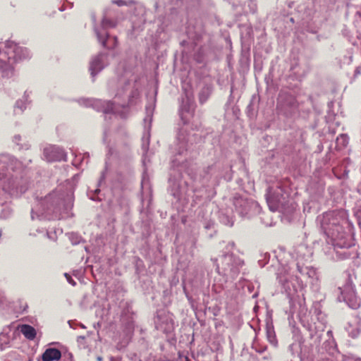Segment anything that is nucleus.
Returning a JSON list of instances; mask_svg holds the SVG:
<instances>
[{
	"label": "nucleus",
	"instance_id": "obj_1",
	"mask_svg": "<svg viewBox=\"0 0 361 361\" xmlns=\"http://www.w3.org/2000/svg\"><path fill=\"white\" fill-rule=\"evenodd\" d=\"M29 51L12 41L6 42L4 49L0 52V69L8 76L13 70V64L18 61L27 59Z\"/></svg>",
	"mask_w": 361,
	"mask_h": 361
},
{
	"label": "nucleus",
	"instance_id": "obj_2",
	"mask_svg": "<svg viewBox=\"0 0 361 361\" xmlns=\"http://www.w3.org/2000/svg\"><path fill=\"white\" fill-rule=\"evenodd\" d=\"M97 38L104 47L114 49L117 46L118 39L116 37H111L107 33L97 32Z\"/></svg>",
	"mask_w": 361,
	"mask_h": 361
},
{
	"label": "nucleus",
	"instance_id": "obj_3",
	"mask_svg": "<svg viewBox=\"0 0 361 361\" xmlns=\"http://www.w3.org/2000/svg\"><path fill=\"white\" fill-rule=\"evenodd\" d=\"M61 357V353L56 348H48L42 354V361H54L58 360Z\"/></svg>",
	"mask_w": 361,
	"mask_h": 361
},
{
	"label": "nucleus",
	"instance_id": "obj_4",
	"mask_svg": "<svg viewBox=\"0 0 361 361\" xmlns=\"http://www.w3.org/2000/svg\"><path fill=\"white\" fill-rule=\"evenodd\" d=\"M21 334L29 340H34L36 337V330L34 327L28 324L19 325L18 327Z\"/></svg>",
	"mask_w": 361,
	"mask_h": 361
},
{
	"label": "nucleus",
	"instance_id": "obj_5",
	"mask_svg": "<svg viewBox=\"0 0 361 361\" xmlns=\"http://www.w3.org/2000/svg\"><path fill=\"white\" fill-rule=\"evenodd\" d=\"M102 61L99 56L92 60L90 64V70L91 75L94 76L99 71L102 69Z\"/></svg>",
	"mask_w": 361,
	"mask_h": 361
},
{
	"label": "nucleus",
	"instance_id": "obj_6",
	"mask_svg": "<svg viewBox=\"0 0 361 361\" xmlns=\"http://www.w3.org/2000/svg\"><path fill=\"white\" fill-rule=\"evenodd\" d=\"M267 201L270 209L273 212L276 211L278 208V202L271 197H268Z\"/></svg>",
	"mask_w": 361,
	"mask_h": 361
},
{
	"label": "nucleus",
	"instance_id": "obj_7",
	"mask_svg": "<svg viewBox=\"0 0 361 361\" xmlns=\"http://www.w3.org/2000/svg\"><path fill=\"white\" fill-rule=\"evenodd\" d=\"M209 97L207 90H202L199 94V100L201 104L204 103Z\"/></svg>",
	"mask_w": 361,
	"mask_h": 361
},
{
	"label": "nucleus",
	"instance_id": "obj_8",
	"mask_svg": "<svg viewBox=\"0 0 361 361\" xmlns=\"http://www.w3.org/2000/svg\"><path fill=\"white\" fill-rule=\"evenodd\" d=\"M64 276L69 283H71L73 286H75L76 284L75 281L72 279V277L68 274L65 273Z\"/></svg>",
	"mask_w": 361,
	"mask_h": 361
},
{
	"label": "nucleus",
	"instance_id": "obj_9",
	"mask_svg": "<svg viewBox=\"0 0 361 361\" xmlns=\"http://www.w3.org/2000/svg\"><path fill=\"white\" fill-rule=\"evenodd\" d=\"M115 3L120 6L125 5V2L123 0H117Z\"/></svg>",
	"mask_w": 361,
	"mask_h": 361
},
{
	"label": "nucleus",
	"instance_id": "obj_10",
	"mask_svg": "<svg viewBox=\"0 0 361 361\" xmlns=\"http://www.w3.org/2000/svg\"><path fill=\"white\" fill-rule=\"evenodd\" d=\"M98 360H99V361H101V360H102V357H98Z\"/></svg>",
	"mask_w": 361,
	"mask_h": 361
}]
</instances>
